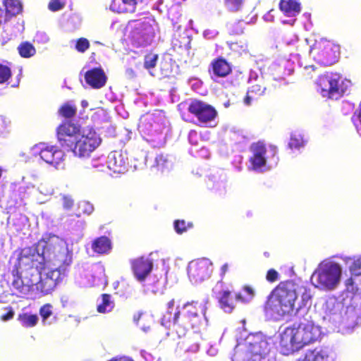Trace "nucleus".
<instances>
[{"label":"nucleus","instance_id":"2eb2a0df","mask_svg":"<svg viewBox=\"0 0 361 361\" xmlns=\"http://www.w3.org/2000/svg\"><path fill=\"white\" fill-rule=\"evenodd\" d=\"M250 152L252 156L250 157L249 161L251 164L252 169L256 171L265 166L267 164V149L264 143L261 141L252 143L250 146Z\"/></svg>","mask_w":361,"mask_h":361},{"label":"nucleus","instance_id":"5fc2aeb1","mask_svg":"<svg viewBox=\"0 0 361 361\" xmlns=\"http://www.w3.org/2000/svg\"><path fill=\"white\" fill-rule=\"evenodd\" d=\"M8 123L4 117L0 116V135L7 131Z\"/></svg>","mask_w":361,"mask_h":361},{"label":"nucleus","instance_id":"c85d7f7f","mask_svg":"<svg viewBox=\"0 0 361 361\" xmlns=\"http://www.w3.org/2000/svg\"><path fill=\"white\" fill-rule=\"evenodd\" d=\"M17 319L22 326L25 328H32L37 324L38 317L37 314L21 313L18 315Z\"/></svg>","mask_w":361,"mask_h":361},{"label":"nucleus","instance_id":"4c0bfd02","mask_svg":"<svg viewBox=\"0 0 361 361\" xmlns=\"http://www.w3.org/2000/svg\"><path fill=\"white\" fill-rule=\"evenodd\" d=\"M245 0H224V5L229 11L238 12L244 5Z\"/></svg>","mask_w":361,"mask_h":361},{"label":"nucleus","instance_id":"052dcab7","mask_svg":"<svg viewBox=\"0 0 361 361\" xmlns=\"http://www.w3.org/2000/svg\"><path fill=\"white\" fill-rule=\"evenodd\" d=\"M142 315V312H137L136 314H135L133 315V322L137 324Z\"/></svg>","mask_w":361,"mask_h":361},{"label":"nucleus","instance_id":"603ef678","mask_svg":"<svg viewBox=\"0 0 361 361\" xmlns=\"http://www.w3.org/2000/svg\"><path fill=\"white\" fill-rule=\"evenodd\" d=\"M73 205V200L69 197H63V207L66 209H70Z\"/></svg>","mask_w":361,"mask_h":361},{"label":"nucleus","instance_id":"e433bc0d","mask_svg":"<svg viewBox=\"0 0 361 361\" xmlns=\"http://www.w3.org/2000/svg\"><path fill=\"white\" fill-rule=\"evenodd\" d=\"M174 229L178 234L186 232L188 229L193 227L192 222H185V220H176L173 223Z\"/></svg>","mask_w":361,"mask_h":361},{"label":"nucleus","instance_id":"09e8293b","mask_svg":"<svg viewBox=\"0 0 361 361\" xmlns=\"http://www.w3.org/2000/svg\"><path fill=\"white\" fill-rule=\"evenodd\" d=\"M229 32L231 35H240L243 32V28L239 25V22L231 23L229 25Z\"/></svg>","mask_w":361,"mask_h":361},{"label":"nucleus","instance_id":"ea45409f","mask_svg":"<svg viewBox=\"0 0 361 361\" xmlns=\"http://www.w3.org/2000/svg\"><path fill=\"white\" fill-rule=\"evenodd\" d=\"M90 47V43L87 38L80 37L75 42V49L80 53L85 52Z\"/></svg>","mask_w":361,"mask_h":361},{"label":"nucleus","instance_id":"13d9d810","mask_svg":"<svg viewBox=\"0 0 361 361\" xmlns=\"http://www.w3.org/2000/svg\"><path fill=\"white\" fill-rule=\"evenodd\" d=\"M107 361H134V360L130 357L123 356V357H113Z\"/></svg>","mask_w":361,"mask_h":361},{"label":"nucleus","instance_id":"1a4fd4ad","mask_svg":"<svg viewBox=\"0 0 361 361\" xmlns=\"http://www.w3.org/2000/svg\"><path fill=\"white\" fill-rule=\"evenodd\" d=\"M212 273V263L207 259L192 260L188 267V275L193 283H198L208 279Z\"/></svg>","mask_w":361,"mask_h":361},{"label":"nucleus","instance_id":"f3484780","mask_svg":"<svg viewBox=\"0 0 361 361\" xmlns=\"http://www.w3.org/2000/svg\"><path fill=\"white\" fill-rule=\"evenodd\" d=\"M36 252L30 248L23 249L17 258V262L14 265L13 269L14 271H23L32 269L33 260L35 257Z\"/></svg>","mask_w":361,"mask_h":361},{"label":"nucleus","instance_id":"72a5a7b5","mask_svg":"<svg viewBox=\"0 0 361 361\" xmlns=\"http://www.w3.org/2000/svg\"><path fill=\"white\" fill-rule=\"evenodd\" d=\"M35 256L32 269H36L38 274H41L47 267L44 257L42 255H39L38 252H36Z\"/></svg>","mask_w":361,"mask_h":361},{"label":"nucleus","instance_id":"864d4df0","mask_svg":"<svg viewBox=\"0 0 361 361\" xmlns=\"http://www.w3.org/2000/svg\"><path fill=\"white\" fill-rule=\"evenodd\" d=\"M229 265L228 263L224 264L220 268V276L221 279L219 281L224 282L226 273L228 271Z\"/></svg>","mask_w":361,"mask_h":361},{"label":"nucleus","instance_id":"c9c22d12","mask_svg":"<svg viewBox=\"0 0 361 361\" xmlns=\"http://www.w3.org/2000/svg\"><path fill=\"white\" fill-rule=\"evenodd\" d=\"M12 77L11 68L0 63V85L7 83Z\"/></svg>","mask_w":361,"mask_h":361},{"label":"nucleus","instance_id":"79ce46f5","mask_svg":"<svg viewBox=\"0 0 361 361\" xmlns=\"http://www.w3.org/2000/svg\"><path fill=\"white\" fill-rule=\"evenodd\" d=\"M349 269L353 276L361 275V257L353 259L349 267Z\"/></svg>","mask_w":361,"mask_h":361},{"label":"nucleus","instance_id":"6e6d98bb","mask_svg":"<svg viewBox=\"0 0 361 361\" xmlns=\"http://www.w3.org/2000/svg\"><path fill=\"white\" fill-rule=\"evenodd\" d=\"M256 99H255L254 97V96L252 94H250V92L249 91H247V94H246L245 97L244 98V103H245V104L249 106L251 104V103L253 100H256Z\"/></svg>","mask_w":361,"mask_h":361},{"label":"nucleus","instance_id":"9b49d317","mask_svg":"<svg viewBox=\"0 0 361 361\" xmlns=\"http://www.w3.org/2000/svg\"><path fill=\"white\" fill-rule=\"evenodd\" d=\"M79 128L69 121L61 123L57 128V137L61 147L72 149L78 140Z\"/></svg>","mask_w":361,"mask_h":361},{"label":"nucleus","instance_id":"69168bd1","mask_svg":"<svg viewBox=\"0 0 361 361\" xmlns=\"http://www.w3.org/2000/svg\"><path fill=\"white\" fill-rule=\"evenodd\" d=\"M271 149H272V151L274 152V154H275L276 153V152H277L276 147H274V146H272V147H271Z\"/></svg>","mask_w":361,"mask_h":361},{"label":"nucleus","instance_id":"9d476101","mask_svg":"<svg viewBox=\"0 0 361 361\" xmlns=\"http://www.w3.org/2000/svg\"><path fill=\"white\" fill-rule=\"evenodd\" d=\"M188 111L201 123H207L217 116V111L212 105L200 99H192L188 104Z\"/></svg>","mask_w":361,"mask_h":361},{"label":"nucleus","instance_id":"39448f33","mask_svg":"<svg viewBox=\"0 0 361 361\" xmlns=\"http://www.w3.org/2000/svg\"><path fill=\"white\" fill-rule=\"evenodd\" d=\"M342 269L338 263L327 262L320 264L312 275L315 286L326 290H333L339 283Z\"/></svg>","mask_w":361,"mask_h":361},{"label":"nucleus","instance_id":"7c9ffc66","mask_svg":"<svg viewBox=\"0 0 361 361\" xmlns=\"http://www.w3.org/2000/svg\"><path fill=\"white\" fill-rule=\"evenodd\" d=\"M20 56L23 58H30L36 54L35 47L29 42H23L18 47Z\"/></svg>","mask_w":361,"mask_h":361},{"label":"nucleus","instance_id":"c03bdc74","mask_svg":"<svg viewBox=\"0 0 361 361\" xmlns=\"http://www.w3.org/2000/svg\"><path fill=\"white\" fill-rule=\"evenodd\" d=\"M266 88L259 84L252 85L247 90L252 94L255 99L264 94Z\"/></svg>","mask_w":361,"mask_h":361},{"label":"nucleus","instance_id":"aec40b11","mask_svg":"<svg viewBox=\"0 0 361 361\" xmlns=\"http://www.w3.org/2000/svg\"><path fill=\"white\" fill-rule=\"evenodd\" d=\"M211 69L214 75L218 78H225L232 72L231 64L223 57L219 56L211 62Z\"/></svg>","mask_w":361,"mask_h":361},{"label":"nucleus","instance_id":"680f3d73","mask_svg":"<svg viewBox=\"0 0 361 361\" xmlns=\"http://www.w3.org/2000/svg\"><path fill=\"white\" fill-rule=\"evenodd\" d=\"M296 361H311V359L309 357V355L307 352L305 353L304 357L299 358Z\"/></svg>","mask_w":361,"mask_h":361},{"label":"nucleus","instance_id":"b1692460","mask_svg":"<svg viewBox=\"0 0 361 361\" xmlns=\"http://www.w3.org/2000/svg\"><path fill=\"white\" fill-rule=\"evenodd\" d=\"M92 250L98 254H106L111 250V242L106 236L95 238L92 243Z\"/></svg>","mask_w":361,"mask_h":361},{"label":"nucleus","instance_id":"4d7b16f0","mask_svg":"<svg viewBox=\"0 0 361 361\" xmlns=\"http://www.w3.org/2000/svg\"><path fill=\"white\" fill-rule=\"evenodd\" d=\"M353 117L359 121L361 126V101L358 109L354 113Z\"/></svg>","mask_w":361,"mask_h":361},{"label":"nucleus","instance_id":"6e6552de","mask_svg":"<svg viewBox=\"0 0 361 361\" xmlns=\"http://www.w3.org/2000/svg\"><path fill=\"white\" fill-rule=\"evenodd\" d=\"M100 142L101 139L95 130L88 129L83 131L71 150L76 156L87 157L98 147Z\"/></svg>","mask_w":361,"mask_h":361},{"label":"nucleus","instance_id":"ddd939ff","mask_svg":"<svg viewBox=\"0 0 361 361\" xmlns=\"http://www.w3.org/2000/svg\"><path fill=\"white\" fill-rule=\"evenodd\" d=\"M130 267L135 279L142 282L151 273L153 262L151 259L142 256L131 260Z\"/></svg>","mask_w":361,"mask_h":361},{"label":"nucleus","instance_id":"0eeeda50","mask_svg":"<svg viewBox=\"0 0 361 361\" xmlns=\"http://www.w3.org/2000/svg\"><path fill=\"white\" fill-rule=\"evenodd\" d=\"M310 54L319 63L326 66L338 61L340 48L338 45L325 39L315 41L310 48Z\"/></svg>","mask_w":361,"mask_h":361},{"label":"nucleus","instance_id":"0e129e2a","mask_svg":"<svg viewBox=\"0 0 361 361\" xmlns=\"http://www.w3.org/2000/svg\"><path fill=\"white\" fill-rule=\"evenodd\" d=\"M197 135V132L195 130H191L189 133V138L190 139L193 135Z\"/></svg>","mask_w":361,"mask_h":361},{"label":"nucleus","instance_id":"a878e982","mask_svg":"<svg viewBox=\"0 0 361 361\" xmlns=\"http://www.w3.org/2000/svg\"><path fill=\"white\" fill-rule=\"evenodd\" d=\"M12 275L13 276V280L12 281V286L15 288L18 293L20 294H26L30 291V286L29 284H25L23 282L22 279V274L20 271H14V269H12Z\"/></svg>","mask_w":361,"mask_h":361},{"label":"nucleus","instance_id":"3c124183","mask_svg":"<svg viewBox=\"0 0 361 361\" xmlns=\"http://www.w3.org/2000/svg\"><path fill=\"white\" fill-rule=\"evenodd\" d=\"M7 310V312L1 316V319L3 321H8L13 318L14 311L11 307H7L5 308Z\"/></svg>","mask_w":361,"mask_h":361},{"label":"nucleus","instance_id":"5701e85b","mask_svg":"<svg viewBox=\"0 0 361 361\" xmlns=\"http://www.w3.org/2000/svg\"><path fill=\"white\" fill-rule=\"evenodd\" d=\"M302 330H304V336L307 338L306 341L307 345L317 341L320 335L321 331L319 328L315 326L311 322H307L306 323H300Z\"/></svg>","mask_w":361,"mask_h":361},{"label":"nucleus","instance_id":"473e14b6","mask_svg":"<svg viewBox=\"0 0 361 361\" xmlns=\"http://www.w3.org/2000/svg\"><path fill=\"white\" fill-rule=\"evenodd\" d=\"M59 114L65 118H72L77 113V107L74 104L65 103L59 109Z\"/></svg>","mask_w":361,"mask_h":361},{"label":"nucleus","instance_id":"de8ad7c7","mask_svg":"<svg viewBox=\"0 0 361 361\" xmlns=\"http://www.w3.org/2000/svg\"><path fill=\"white\" fill-rule=\"evenodd\" d=\"M279 274L274 269H270L266 274V279L270 283H274L279 279Z\"/></svg>","mask_w":361,"mask_h":361},{"label":"nucleus","instance_id":"4be33fe9","mask_svg":"<svg viewBox=\"0 0 361 361\" xmlns=\"http://www.w3.org/2000/svg\"><path fill=\"white\" fill-rule=\"evenodd\" d=\"M279 8L286 16L293 17L300 13L301 6L298 0H281Z\"/></svg>","mask_w":361,"mask_h":361},{"label":"nucleus","instance_id":"cd10ccee","mask_svg":"<svg viewBox=\"0 0 361 361\" xmlns=\"http://www.w3.org/2000/svg\"><path fill=\"white\" fill-rule=\"evenodd\" d=\"M168 18L171 21L174 29H180L182 26L183 16L179 7H171L168 11Z\"/></svg>","mask_w":361,"mask_h":361},{"label":"nucleus","instance_id":"58836bf2","mask_svg":"<svg viewBox=\"0 0 361 361\" xmlns=\"http://www.w3.org/2000/svg\"><path fill=\"white\" fill-rule=\"evenodd\" d=\"M299 290L302 291V295H301L302 305L303 306H306L308 304H310L312 299V294L311 293L310 289L307 288L305 286H299L298 291Z\"/></svg>","mask_w":361,"mask_h":361},{"label":"nucleus","instance_id":"c756f323","mask_svg":"<svg viewBox=\"0 0 361 361\" xmlns=\"http://www.w3.org/2000/svg\"><path fill=\"white\" fill-rule=\"evenodd\" d=\"M243 291L244 292V294L242 293H237L235 295V299L238 302L247 303L249 302L255 296V290L250 286H244L243 287Z\"/></svg>","mask_w":361,"mask_h":361},{"label":"nucleus","instance_id":"49530a36","mask_svg":"<svg viewBox=\"0 0 361 361\" xmlns=\"http://www.w3.org/2000/svg\"><path fill=\"white\" fill-rule=\"evenodd\" d=\"M63 0H51L49 3L48 8L51 11H58L65 6Z\"/></svg>","mask_w":361,"mask_h":361},{"label":"nucleus","instance_id":"f03ea898","mask_svg":"<svg viewBox=\"0 0 361 361\" xmlns=\"http://www.w3.org/2000/svg\"><path fill=\"white\" fill-rule=\"evenodd\" d=\"M299 285L295 281H283L271 290L264 305L267 312L284 316L290 314L298 298Z\"/></svg>","mask_w":361,"mask_h":361},{"label":"nucleus","instance_id":"f8f14e48","mask_svg":"<svg viewBox=\"0 0 361 361\" xmlns=\"http://www.w3.org/2000/svg\"><path fill=\"white\" fill-rule=\"evenodd\" d=\"M212 294L218 301L219 305L225 312L231 313L235 307V299L231 291L226 287L224 282L217 281L212 288Z\"/></svg>","mask_w":361,"mask_h":361},{"label":"nucleus","instance_id":"20e7f679","mask_svg":"<svg viewBox=\"0 0 361 361\" xmlns=\"http://www.w3.org/2000/svg\"><path fill=\"white\" fill-rule=\"evenodd\" d=\"M322 95L329 99H338L349 90L351 81L337 72H326L317 80Z\"/></svg>","mask_w":361,"mask_h":361},{"label":"nucleus","instance_id":"412c9836","mask_svg":"<svg viewBox=\"0 0 361 361\" xmlns=\"http://www.w3.org/2000/svg\"><path fill=\"white\" fill-rule=\"evenodd\" d=\"M140 0H112L110 8L118 13H133Z\"/></svg>","mask_w":361,"mask_h":361},{"label":"nucleus","instance_id":"a211bd4d","mask_svg":"<svg viewBox=\"0 0 361 361\" xmlns=\"http://www.w3.org/2000/svg\"><path fill=\"white\" fill-rule=\"evenodd\" d=\"M85 80L92 88L99 89L105 85L106 76L102 68H94L85 73Z\"/></svg>","mask_w":361,"mask_h":361},{"label":"nucleus","instance_id":"423d86ee","mask_svg":"<svg viewBox=\"0 0 361 361\" xmlns=\"http://www.w3.org/2000/svg\"><path fill=\"white\" fill-rule=\"evenodd\" d=\"M300 323L297 327L288 326L281 333L280 336L279 347L283 355H288L298 352L305 345L308 341L304 336Z\"/></svg>","mask_w":361,"mask_h":361},{"label":"nucleus","instance_id":"a18cd8bd","mask_svg":"<svg viewBox=\"0 0 361 361\" xmlns=\"http://www.w3.org/2000/svg\"><path fill=\"white\" fill-rule=\"evenodd\" d=\"M155 166L161 170L168 168V159L163 154H158L155 158Z\"/></svg>","mask_w":361,"mask_h":361},{"label":"nucleus","instance_id":"f257e3e1","mask_svg":"<svg viewBox=\"0 0 361 361\" xmlns=\"http://www.w3.org/2000/svg\"><path fill=\"white\" fill-rule=\"evenodd\" d=\"M207 304L197 300L188 301L176 312L166 311L161 319V324L176 334L178 338L185 336L191 329L199 328L206 318Z\"/></svg>","mask_w":361,"mask_h":361},{"label":"nucleus","instance_id":"338daca9","mask_svg":"<svg viewBox=\"0 0 361 361\" xmlns=\"http://www.w3.org/2000/svg\"><path fill=\"white\" fill-rule=\"evenodd\" d=\"M22 190L24 191L25 190V188L24 187H19L18 188V192H19L20 194L21 193Z\"/></svg>","mask_w":361,"mask_h":361},{"label":"nucleus","instance_id":"7ed1b4c3","mask_svg":"<svg viewBox=\"0 0 361 361\" xmlns=\"http://www.w3.org/2000/svg\"><path fill=\"white\" fill-rule=\"evenodd\" d=\"M72 252L67 249H62L56 255L58 267L48 271L44 277H41L37 288L44 294L51 293L57 284L63 280V275L72 263Z\"/></svg>","mask_w":361,"mask_h":361},{"label":"nucleus","instance_id":"bf43d9fd","mask_svg":"<svg viewBox=\"0 0 361 361\" xmlns=\"http://www.w3.org/2000/svg\"><path fill=\"white\" fill-rule=\"evenodd\" d=\"M176 301L174 298L171 299L167 303H166V308L167 311H171L173 310L174 305H175Z\"/></svg>","mask_w":361,"mask_h":361},{"label":"nucleus","instance_id":"393cba45","mask_svg":"<svg viewBox=\"0 0 361 361\" xmlns=\"http://www.w3.org/2000/svg\"><path fill=\"white\" fill-rule=\"evenodd\" d=\"M311 361H334L330 350L326 348L317 347L307 350Z\"/></svg>","mask_w":361,"mask_h":361},{"label":"nucleus","instance_id":"6ab92c4d","mask_svg":"<svg viewBox=\"0 0 361 361\" xmlns=\"http://www.w3.org/2000/svg\"><path fill=\"white\" fill-rule=\"evenodd\" d=\"M191 38L185 33L174 35L172 39V49L180 56L188 55L191 49Z\"/></svg>","mask_w":361,"mask_h":361},{"label":"nucleus","instance_id":"a19ab883","mask_svg":"<svg viewBox=\"0 0 361 361\" xmlns=\"http://www.w3.org/2000/svg\"><path fill=\"white\" fill-rule=\"evenodd\" d=\"M52 305L49 303H47L42 305L39 309V314L42 317V322L45 323V321L52 315Z\"/></svg>","mask_w":361,"mask_h":361},{"label":"nucleus","instance_id":"8fccbe9b","mask_svg":"<svg viewBox=\"0 0 361 361\" xmlns=\"http://www.w3.org/2000/svg\"><path fill=\"white\" fill-rule=\"evenodd\" d=\"M79 207L84 214H90L94 211V207L89 202H82L79 204Z\"/></svg>","mask_w":361,"mask_h":361},{"label":"nucleus","instance_id":"dca6fc26","mask_svg":"<svg viewBox=\"0 0 361 361\" xmlns=\"http://www.w3.org/2000/svg\"><path fill=\"white\" fill-rule=\"evenodd\" d=\"M41 159L46 163L57 166L63 159L64 152L56 146L44 145L39 152Z\"/></svg>","mask_w":361,"mask_h":361},{"label":"nucleus","instance_id":"bb28decb","mask_svg":"<svg viewBox=\"0 0 361 361\" xmlns=\"http://www.w3.org/2000/svg\"><path fill=\"white\" fill-rule=\"evenodd\" d=\"M101 298L102 302L97 307V312L102 314L111 312L115 307V303L111 299V295L108 293H103Z\"/></svg>","mask_w":361,"mask_h":361},{"label":"nucleus","instance_id":"f704fd0d","mask_svg":"<svg viewBox=\"0 0 361 361\" xmlns=\"http://www.w3.org/2000/svg\"><path fill=\"white\" fill-rule=\"evenodd\" d=\"M159 56L157 54L148 53L145 56L144 68L148 71L156 67Z\"/></svg>","mask_w":361,"mask_h":361},{"label":"nucleus","instance_id":"2f4dec72","mask_svg":"<svg viewBox=\"0 0 361 361\" xmlns=\"http://www.w3.org/2000/svg\"><path fill=\"white\" fill-rule=\"evenodd\" d=\"M4 5L6 12L12 16L20 13L23 6L19 0H4Z\"/></svg>","mask_w":361,"mask_h":361},{"label":"nucleus","instance_id":"4468645a","mask_svg":"<svg viewBox=\"0 0 361 361\" xmlns=\"http://www.w3.org/2000/svg\"><path fill=\"white\" fill-rule=\"evenodd\" d=\"M129 161L127 154L122 151H113L109 157L107 167L114 173H124L128 171Z\"/></svg>","mask_w":361,"mask_h":361},{"label":"nucleus","instance_id":"774afa93","mask_svg":"<svg viewBox=\"0 0 361 361\" xmlns=\"http://www.w3.org/2000/svg\"><path fill=\"white\" fill-rule=\"evenodd\" d=\"M264 255L266 257H270V253L268 252H264Z\"/></svg>","mask_w":361,"mask_h":361},{"label":"nucleus","instance_id":"e2e57ef3","mask_svg":"<svg viewBox=\"0 0 361 361\" xmlns=\"http://www.w3.org/2000/svg\"><path fill=\"white\" fill-rule=\"evenodd\" d=\"M346 286L353 285V279L352 278H349L345 281Z\"/></svg>","mask_w":361,"mask_h":361},{"label":"nucleus","instance_id":"37998d69","mask_svg":"<svg viewBox=\"0 0 361 361\" xmlns=\"http://www.w3.org/2000/svg\"><path fill=\"white\" fill-rule=\"evenodd\" d=\"M303 145V140L300 135H292L288 143L290 149H298Z\"/></svg>","mask_w":361,"mask_h":361}]
</instances>
